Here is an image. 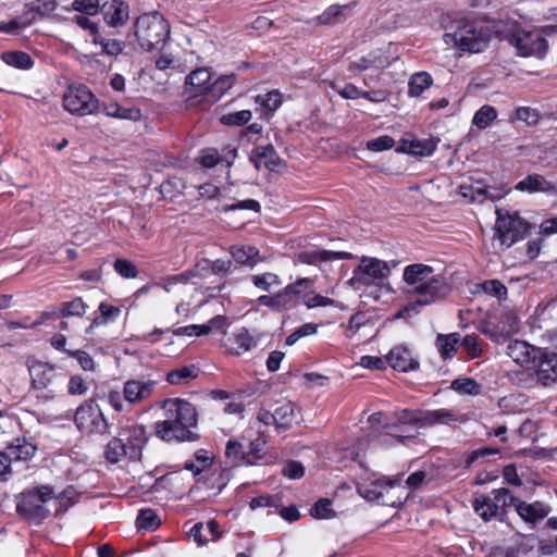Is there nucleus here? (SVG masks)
Listing matches in <instances>:
<instances>
[{
  "label": "nucleus",
  "mask_w": 557,
  "mask_h": 557,
  "mask_svg": "<svg viewBox=\"0 0 557 557\" xmlns=\"http://www.w3.org/2000/svg\"><path fill=\"white\" fill-rule=\"evenodd\" d=\"M405 292L416 299V304L428 306L444 299L450 293L446 278L423 263L409 264L404 269Z\"/></svg>",
  "instance_id": "1"
},
{
  "label": "nucleus",
  "mask_w": 557,
  "mask_h": 557,
  "mask_svg": "<svg viewBox=\"0 0 557 557\" xmlns=\"http://www.w3.org/2000/svg\"><path fill=\"white\" fill-rule=\"evenodd\" d=\"M197 410L185 399H173L165 403V419L156 423L157 435L163 441H193L191 428L197 425Z\"/></svg>",
  "instance_id": "2"
},
{
  "label": "nucleus",
  "mask_w": 557,
  "mask_h": 557,
  "mask_svg": "<svg viewBox=\"0 0 557 557\" xmlns=\"http://www.w3.org/2000/svg\"><path fill=\"white\" fill-rule=\"evenodd\" d=\"M146 441L147 432L143 425L127 424L107 444L104 457L110 463H117L125 457L139 460Z\"/></svg>",
  "instance_id": "3"
},
{
  "label": "nucleus",
  "mask_w": 557,
  "mask_h": 557,
  "mask_svg": "<svg viewBox=\"0 0 557 557\" xmlns=\"http://www.w3.org/2000/svg\"><path fill=\"white\" fill-rule=\"evenodd\" d=\"M133 33L139 48L150 52L163 47L170 37V27L166 20L154 11L138 16L133 24Z\"/></svg>",
  "instance_id": "4"
},
{
  "label": "nucleus",
  "mask_w": 557,
  "mask_h": 557,
  "mask_svg": "<svg viewBox=\"0 0 557 557\" xmlns=\"http://www.w3.org/2000/svg\"><path fill=\"white\" fill-rule=\"evenodd\" d=\"M53 495V490L48 485L27 488L16 496V510L26 518H44L48 513L45 505Z\"/></svg>",
  "instance_id": "5"
},
{
  "label": "nucleus",
  "mask_w": 557,
  "mask_h": 557,
  "mask_svg": "<svg viewBox=\"0 0 557 557\" xmlns=\"http://www.w3.org/2000/svg\"><path fill=\"white\" fill-rule=\"evenodd\" d=\"M389 272L387 262L372 257H362L347 284L355 289H360L362 286L373 285L387 278Z\"/></svg>",
  "instance_id": "6"
},
{
  "label": "nucleus",
  "mask_w": 557,
  "mask_h": 557,
  "mask_svg": "<svg viewBox=\"0 0 557 557\" xmlns=\"http://www.w3.org/2000/svg\"><path fill=\"white\" fill-rule=\"evenodd\" d=\"M511 44L522 57L543 58L548 50V42L541 29L518 30L512 35Z\"/></svg>",
  "instance_id": "7"
},
{
  "label": "nucleus",
  "mask_w": 557,
  "mask_h": 557,
  "mask_svg": "<svg viewBox=\"0 0 557 557\" xmlns=\"http://www.w3.org/2000/svg\"><path fill=\"white\" fill-rule=\"evenodd\" d=\"M400 481L401 476L384 481L376 473L364 470L358 476L357 492L369 502L380 500L388 488L399 484Z\"/></svg>",
  "instance_id": "8"
},
{
  "label": "nucleus",
  "mask_w": 557,
  "mask_h": 557,
  "mask_svg": "<svg viewBox=\"0 0 557 557\" xmlns=\"http://www.w3.org/2000/svg\"><path fill=\"white\" fill-rule=\"evenodd\" d=\"M496 233L503 245L510 247L529 233V224L517 215L499 216Z\"/></svg>",
  "instance_id": "9"
},
{
  "label": "nucleus",
  "mask_w": 557,
  "mask_h": 557,
  "mask_svg": "<svg viewBox=\"0 0 557 557\" xmlns=\"http://www.w3.org/2000/svg\"><path fill=\"white\" fill-rule=\"evenodd\" d=\"M55 9L57 2L54 0H37L22 16L9 23L0 24V32L15 33L27 27L37 15H49L54 12Z\"/></svg>",
  "instance_id": "10"
},
{
  "label": "nucleus",
  "mask_w": 557,
  "mask_h": 557,
  "mask_svg": "<svg viewBox=\"0 0 557 557\" xmlns=\"http://www.w3.org/2000/svg\"><path fill=\"white\" fill-rule=\"evenodd\" d=\"M74 420L83 434L102 432L107 428L102 412L97 405L87 403L77 408Z\"/></svg>",
  "instance_id": "11"
},
{
  "label": "nucleus",
  "mask_w": 557,
  "mask_h": 557,
  "mask_svg": "<svg viewBox=\"0 0 557 557\" xmlns=\"http://www.w3.org/2000/svg\"><path fill=\"white\" fill-rule=\"evenodd\" d=\"M454 40L460 50L471 53L482 51L487 45V36L471 23L459 27L454 34Z\"/></svg>",
  "instance_id": "12"
},
{
  "label": "nucleus",
  "mask_w": 557,
  "mask_h": 557,
  "mask_svg": "<svg viewBox=\"0 0 557 557\" xmlns=\"http://www.w3.org/2000/svg\"><path fill=\"white\" fill-rule=\"evenodd\" d=\"M506 354L517 364L529 367L535 364L543 351L524 341L515 339L507 345Z\"/></svg>",
  "instance_id": "13"
},
{
  "label": "nucleus",
  "mask_w": 557,
  "mask_h": 557,
  "mask_svg": "<svg viewBox=\"0 0 557 557\" xmlns=\"http://www.w3.org/2000/svg\"><path fill=\"white\" fill-rule=\"evenodd\" d=\"M516 189L523 193H542L546 196L557 197V182H550L541 174H529L517 183Z\"/></svg>",
  "instance_id": "14"
},
{
  "label": "nucleus",
  "mask_w": 557,
  "mask_h": 557,
  "mask_svg": "<svg viewBox=\"0 0 557 557\" xmlns=\"http://www.w3.org/2000/svg\"><path fill=\"white\" fill-rule=\"evenodd\" d=\"M100 10L106 24L110 27H121L129 18V5L122 0H108Z\"/></svg>",
  "instance_id": "15"
},
{
  "label": "nucleus",
  "mask_w": 557,
  "mask_h": 557,
  "mask_svg": "<svg viewBox=\"0 0 557 557\" xmlns=\"http://www.w3.org/2000/svg\"><path fill=\"white\" fill-rule=\"evenodd\" d=\"M154 385L151 380H128L124 383L123 397L129 405L143 403L152 395Z\"/></svg>",
  "instance_id": "16"
},
{
  "label": "nucleus",
  "mask_w": 557,
  "mask_h": 557,
  "mask_svg": "<svg viewBox=\"0 0 557 557\" xmlns=\"http://www.w3.org/2000/svg\"><path fill=\"white\" fill-rule=\"evenodd\" d=\"M97 109L98 101L86 86L72 89V114L84 116L95 113Z\"/></svg>",
  "instance_id": "17"
},
{
  "label": "nucleus",
  "mask_w": 557,
  "mask_h": 557,
  "mask_svg": "<svg viewBox=\"0 0 557 557\" xmlns=\"http://www.w3.org/2000/svg\"><path fill=\"white\" fill-rule=\"evenodd\" d=\"M258 339L247 329L242 327L223 341L226 351L239 356L256 347Z\"/></svg>",
  "instance_id": "18"
},
{
  "label": "nucleus",
  "mask_w": 557,
  "mask_h": 557,
  "mask_svg": "<svg viewBox=\"0 0 557 557\" xmlns=\"http://www.w3.org/2000/svg\"><path fill=\"white\" fill-rule=\"evenodd\" d=\"M537 361L535 373L539 384L544 387L552 386L557 382V355L543 352Z\"/></svg>",
  "instance_id": "19"
},
{
  "label": "nucleus",
  "mask_w": 557,
  "mask_h": 557,
  "mask_svg": "<svg viewBox=\"0 0 557 557\" xmlns=\"http://www.w3.org/2000/svg\"><path fill=\"white\" fill-rule=\"evenodd\" d=\"M249 159L257 170L269 171H274L281 161L272 145L257 146L252 149Z\"/></svg>",
  "instance_id": "20"
},
{
  "label": "nucleus",
  "mask_w": 557,
  "mask_h": 557,
  "mask_svg": "<svg viewBox=\"0 0 557 557\" xmlns=\"http://www.w3.org/2000/svg\"><path fill=\"white\" fill-rule=\"evenodd\" d=\"M352 255L346 251H331V250H309L298 253L297 260L306 264H320L323 262H331L335 260H348Z\"/></svg>",
  "instance_id": "21"
},
{
  "label": "nucleus",
  "mask_w": 557,
  "mask_h": 557,
  "mask_svg": "<svg viewBox=\"0 0 557 557\" xmlns=\"http://www.w3.org/2000/svg\"><path fill=\"white\" fill-rule=\"evenodd\" d=\"M388 364L398 371L407 372L416 370L419 362L412 357L411 351L405 346L393 348L386 356Z\"/></svg>",
  "instance_id": "22"
},
{
  "label": "nucleus",
  "mask_w": 557,
  "mask_h": 557,
  "mask_svg": "<svg viewBox=\"0 0 557 557\" xmlns=\"http://www.w3.org/2000/svg\"><path fill=\"white\" fill-rule=\"evenodd\" d=\"M32 384L35 388H45L55 375L54 368L46 362L30 359L27 362Z\"/></svg>",
  "instance_id": "23"
},
{
  "label": "nucleus",
  "mask_w": 557,
  "mask_h": 557,
  "mask_svg": "<svg viewBox=\"0 0 557 557\" xmlns=\"http://www.w3.org/2000/svg\"><path fill=\"white\" fill-rule=\"evenodd\" d=\"M211 73L208 69L200 67L190 72L185 79L186 89L194 96L207 95L210 89Z\"/></svg>",
  "instance_id": "24"
},
{
  "label": "nucleus",
  "mask_w": 557,
  "mask_h": 557,
  "mask_svg": "<svg viewBox=\"0 0 557 557\" xmlns=\"http://www.w3.org/2000/svg\"><path fill=\"white\" fill-rule=\"evenodd\" d=\"M359 332H362L364 336L376 334L372 317L367 312L360 311L352 314L346 325V336L348 338L355 337Z\"/></svg>",
  "instance_id": "25"
},
{
  "label": "nucleus",
  "mask_w": 557,
  "mask_h": 557,
  "mask_svg": "<svg viewBox=\"0 0 557 557\" xmlns=\"http://www.w3.org/2000/svg\"><path fill=\"white\" fill-rule=\"evenodd\" d=\"M410 421H420V425L450 424L459 421L455 413L448 409L428 410L420 414H411Z\"/></svg>",
  "instance_id": "26"
},
{
  "label": "nucleus",
  "mask_w": 557,
  "mask_h": 557,
  "mask_svg": "<svg viewBox=\"0 0 557 557\" xmlns=\"http://www.w3.org/2000/svg\"><path fill=\"white\" fill-rule=\"evenodd\" d=\"M391 64L388 58L385 55L383 50L376 49L371 51L359 60L355 61L350 65V70L362 72L371 69L380 70L385 69Z\"/></svg>",
  "instance_id": "27"
},
{
  "label": "nucleus",
  "mask_w": 557,
  "mask_h": 557,
  "mask_svg": "<svg viewBox=\"0 0 557 557\" xmlns=\"http://www.w3.org/2000/svg\"><path fill=\"white\" fill-rule=\"evenodd\" d=\"M354 3L344 5H330L322 14L317 16V23L320 25H332L345 21L351 15Z\"/></svg>",
  "instance_id": "28"
},
{
  "label": "nucleus",
  "mask_w": 557,
  "mask_h": 557,
  "mask_svg": "<svg viewBox=\"0 0 557 557\" xmlns=\"http://www.w3.org/2000/svg\"><path fill=\"white\" fill-rule=\"evenodd\" d=\"M516 510L527 522H536L545 518L549 512V508L542 503L528 504L520 499L516 503Z\"/></svg>",
  "instance_id": "29"
},
{
  "label": "nucleus",
  "mask_w": 557,
  "mask_h": 557,
  "mask_svg": "<svg viewBox=\"0 0 557 557\" xmlns=\"http://www.w3.org/2000/svg\"><path fill=\"white\" fill-rule=\"evenodd\" d=\"M4 450L12 462L13 460L30 459L35 455L37 447L26 438H15Z\"/></svg>",
  "instance_id": "30"
},
{
  "label": "nucleus",
  "mask_w": 557,
  "mask_h": 557,
  "mask_svg": "<svg viewBox=\"0 0 557 557\" xmlns=\"http://www.w3.org/2000/svg\"><path fill=\"white\" fill-rule=\"evenodd\" d=\"M309 283H311L310 280L300 278L294 284L287 285L283 290L276 293L274 295L276 301L275 309L282 310L290 307L295 302V299L298 297L297 286L308 285Z\"/></svg>",
  "instance_id": "31"
},
{
  "label": "nucleus",
  "mask_w": 557,
  "mask_h": 557,
  "mask_svg": "<svg viewBox=\"0 0 557 557\" xmlns=\"http://www.w3.org/2000/svg\"><path fill=\"white\" fill-rule=\"evenodd\" d=\"M403 150L418 157H429L436 150V143L432 139H405Z\"/></svg>",
  "instance_id": "32"
},
{
  "label": "nucleus",
  "mask_w": 557,
  "mask_h": 557,
  "mask_svg": "<svg viewBox=\"0 0 557 557\" xmlns=\"http://www.w3.org/2000/svg\"><path fill=\"white\" fill-rule=\"evenodd\" d=\"M473 509L485 521H490L499 515L497 504L491 496H476L473 500Z\"/></svg>",
  "instance_id": "33"
},
{
  "label": "nucleus",
  "mask_w": 557,
  "mask_h": 557,
  "mask_svg": "<svg viewBox=\"0 0 557 557\" xmlns=\"http://www.w3.org/2000/svg\"><path fill=\"white\" fill-rule=\"evenodd\" d=\"M100 315L92 319L89 326L86 329L87 334H91L94 329L101 324H107L119 318L121 314V308L113 306L108 302H101L99 305Z\"/></svg>",
  "instance_id": "34"
},
{
  "label": "nucleus",
  "mask_w": 557,
  "mask_h": 557,
  "mask_svg": "<svg viewBox=\"0 0 557 557\" xmlns=\"http://www.w3.org/2000/svg\"><path fill=\"white\" fill-rule=\"evenodd\" d=\"M199 374V369L194 366H184L177 369L171 370L166 374V381L172 385H184L189 381L196 379Z\"/></svg>",
  "instance_id": "35"
},
{
  "label": "nucleus",
  "mask_w": 557,
  "mask_h": 557,
  "mask_svg": "<svg viewBox=\"0 0 557 557\" xmlns=\"http://www.w3.org/2000/svg\"><path fill=\"white\" fill-rule=\"evenodd\" d=\"M230 157H221L216 149L214 148H206L200 151L199 154V163L205 168H213L220 162H226V165L230 166L233 160L236 157L235 150L228 152Z\"/></svg>",
  "instance_id": "36"
},
{
  "label": "nucleus",
  "mask_w": 557,
  "mask_h": 557,
  "mask_svg": "<svg viewBox=\"0 0 557 557\" xmlns=\"http://www.w3.org/2000/svg\"><path fill=\"white\" fill-rule=\"evenodd\" d=\"M213 462V455L205 449H200L195 453L194 459L185 463V469L194 472L198 475L209 469Z\"/></svg>",
  "instance_id": "37"
},
{
  "label": "nucleus",
  "mask_w": 557,
  "mask_h": 557,
  "mask_svg": "<svg viewBox=\"0 0 557 557\" xmlns=\"http://www.w3.org/2000/svg\"><path fill=\"white\" fill-rule=\"evenodd\" d=\"M274 426L277 430H286L292 426L295 420V406L292 403H286L274 411Z\"/></svg>",
  "instance_id": "38"
},
{
  "label": "nucleus",
  "mask_w": 557,
  "mask_h": 557,
  "mask_svg": "<svg viewBox=\"0 0 557 557\" xmlns=\"http://www.w3.org/2000/svg\"><path fill=\"white\" fill-rule=\"evenodd\" d=\"M433 84L431 75L426 72L414 73L408 83V94L410 97H419L425 89Z\"/></svg>",
  "instance_id": "39"
},
{
  "label": "nucleus",
  "mask_w": 557,
  "mask_h": 557,
  "mask_svg": "<svg viewBox=\"0 0 557 557\" xmlns=\"http://www.w3.org/2000/svg\"><path fill=\"white\" fill-rule=\"evenodd\" d=\"M496 324L499 329L502 342L519 332V320L511 312L503 313Z\"/></svg>",
  "instance_id": "40"
},
{
  "label": "nucleus",
  "mask_w": 557,
  "mask_h": 557,
  "mask_svg": "<svg viewBox=\"0 0 557 557\" xmlns=\"http://www.w3.org/2000/svg\"><path fill=\"white\" fill-rule=\"evenodd\" d=\"M458 344H459V334L458 333H451L448 335H438L436 338V346L438 348L441 356L444 359H449L456 354Z\"/></svg>",
  "instance_id": "41"
},
{
  "label": "nucleus",
  "mask_w": 557,
  "mask_h": 557,
  "mask_svg": "<svg viewBox=\"0 0 557 557\" xmlns=\"http://www.w3.org/2000/svg\"><path fill=\"white\" fill-rule=\"evenodd\" d=\"M92 42L95 45H98L101 47V52L103 54H107L109 57H117L123 53L125 49V42L120 39L115 38H104L98 35V37H95L92 39Z\"/></svg>",
  "instance_id": "42"
},
{
  "label": "nucleus",
  "mask_w": 557,
  "mask_h": 557,
  "mask_svg": "<svg viewBox=\"0 0 557 557\" xmlns=\"http://www.w3.org/2000/svg\"><path fill=\"white\" fill-rule=\"evenodd\" d=\"M225 455L233 466L251 462L249 455L244 450L243 445L237 441L227 442Z\"/></svg>",
  "instance_id": "43"
},
{
  "label": "nucleus",
  "mask_w": 557,
  "mask_h": 557,
  "mask_svg": "<svg viewBox=\"0 0 557 557\" xmlns=\"http://www.w3.org/2000/svg\"><path fill=\"white\" fill-rule=\"evenodd\" d=\"M1 59L8 65L20 70H28L34 64L29 54L23 51L4 52L2 53Z\"/></svg>",
  "instance_id": "44"
},
{
  "label": "nucleus",
  "mask_w": 557,
  "mask_h": 557,
  "mask_svg": "<svg viewBox=\"0 0 557 557\" xmlns=\"http://www.w3.org/2000/svg\"><path fill=\"white\" fill-rule=\"evenodd\" d=\"M236 77L234 74L223 75L210 85L208 96L211 100L220 99L227 90L235 84Z\"/></svg>",
  "instance_id": "45"
},
{
  "label": "nucleus",
  "mask_w": 557,
  "mask_h": 557,
  "mask_svg": "<svg viewBox=\"0 0 557 557\" xmlns=\"http://www.w3.org/2000/svg\"><path fill=\"white\" fill-rule=\"evenodd\" d=\"M496 117L497 112L492 106H483L475 112L472 123L480 129H484L490 126Z\"/></svg>",
  "instance_id": "46"
},
{
  "label": "nucleus",
  "mask_w": 557,
  "mask_h": 557,
  "mask_svg": "<svg viewBox=\"0 0 557 557\" xmlns=\"http://www.w3.org/2000/svg\"><path fill=\"white\" fill-rule=\"evenodd\" d=\"M251 282L256 287L265 292H270L272 287L278 286L281 284L278 276L270 272L252 275Z\"/></svg>",
  "instance_id": "47"
},
{
  "label": "nucleus",
  "mask_w": 557,
  "mask_h": 557,
  "mask_svg": "<svg viewBox=\"0 0 557 557\" xmlns=\"http://www.w3.org/2000/svg\"><path fill=\"white\" fill-rule=\"evenodd\" d=\"M251 112L249 110H242L234 113L224 114L220 117L223 125L242 126L251 120Z\"/></svg>",
  "instance_id": "48"
},
{
  "label": "nucleus",
  "mask_w": 557,
  "mask_h": 557,
  "mask_svg": "<svg viewBox=\"0 0 557 557\" xmlns=\"http://www.w3.org/2000/svg\"><path fill=\"white\" fill-rule=\"evenodd\" d=\"M138 529L154 530L159 527L160 520L151 509L141 510L136 519Z\"/></svg>",
  "instance_id": "49"
},
{
  "label": "nucleus",
  "mask_w": 557,
  "mask_h": 557,
  "mask_svg": "<svg viewBox=\"0 0 557 557\" xmlns=\"http://www.w3.org/2000/svg\"><path fill=\"white\" fill-rule=\"evenodd\" d=\"M107 115L112 117L137 120L140 115L139 110L134 108H122L119 104H110L106 108Z\"/></svg>",
  "instance_id": "50"
},
{
  "label": "nucleus",
  "mask_w": 557,
  "mask_h": 557,
  "mask_svg": "<svg viewBox=\"0 0 557 557\" xmlns=\"http://www.w3.org/2000/svg\"><path fill=\"white\" fill-rule=\"evenodd\" d=\"M481 290L490 296H494L497 299H504L507 296V287L498 280L485 281L479 286Z\"/></svg>",
  "instance_id": "51"
},
{
  "label": "nucleus",
  "mask_w": 557,
  "mask_h": 557,
  "mask_svg": "<svg viewBox=\"0 0 557 557\" xmlns=\"http://www.w3.org/2000/svg\"><path fill=\"white\" fill-rule=\"evenodd\" d=\"M231 255L238 263L246 264L258 256V250L252 246H233Z\"/></svg>",
  "instance_id": "52"
},
{
  "label": "nucleus",
  "mask_w": 557,
  "mask_h": 557,
  "mask_svg": "<svg viewBox=\"0 0 557 557\" xmlns=\"http://www.w3.org/2000/svg\"><path fill=\"white\" fill-rule=\"evenodd\" d=\"M492 497L497 504L498 509H505L506 507L513 505L516 507L517 500L519 498L511 495L508 488L502 487L492 491Z\"/></svg>",
  "instance_id": "53"
},
{
  "label": "nucleus",
  "mask_w": 557,
  "mask_h": 557,
  "mask_svg": "<svg viewBox=\"0 0 557 557\" xmlns=\"http://www.w3.org/2000/svg\"><path fill=\"white\" fill-rule=\"evenodd\" d=\"M72 9L77 11V14L95 16L101 8L99 0H75L72 2Z\"/></svg>",
  "instance_id": "54"
},
{
  "label": "nucleus",
  "mask_w": 557,
  "mask_h": 557,
  "mask_svg": "<svg viewBox=\"0 0 557 557\" xmlns=\"http://www.w3.org/2000/svg\"><path fill=\"white\" fill-rule=\"evenodd\" d=\"M256 102L270 111H275L282 103L281 94L277 90H272L264 96L259 95L256 97Z\"/></svg>",
  "instance_id": "55"
},
{
  "label": "nucleus",
  "mask_w": 557,
  "mask_h": 557,
  "mask_svg": "<svg viewBox=\"0 0 557 557\" xmlns=\"http://www.w3.org/2000/svg\"><path fill=\"white\" fill-rule=\"evenodd\" d=\"M113 267L125 278H135L138 275L136 265L127 259H116Z\"/></svg>",
  "instance_id": "56"
},
{
  "label": "nucleus",
  "mask_w": 557,
  "mask_h": 557,
  "mask_svg": "<svg viewBox=\"0 0 557 557\" xmlns=\"http://www.w3.org/2000/svg\"><path fill=\"white\" fill-rule=\"evenodd\" d=\"M73 21L84 30H87L92 39L99 35V25L91 20V16L86 14H76Z\"/></svg>",
  "instance_id": "57"
},
{
  "label": "nucleus",
  "mask_w": 557,
  "mask_h": 557,
  "mask_svg": "<svg viewBox=\"0 0 557 557\" xmlns=\"http://www.w3.org/2000/svg\"><path fill=\"white\" fill-rule=\"evenodd\" d=\"M451 387L460 393L476 395L479 393L480 386L472 379H457L453 381Z\"/></svg>",
  "instance_id": "58"
},
{
  "label": "nucleus",
  "mask_w": 557,
  "mask_h": 557,
  "mask_svg": "<svg viewBox=\"0 0 557 557\" xmlns=\"http://www.w3.org/2000/svg\"><path fill=\"white\" fill-rule=\"evenodd\" d=\"M395 145L393 137L383 135L367 141V148L371 151L381 152L392 149Z\"/></svg>",
  "instance_id": "59"
},
{
  "label": "nucleus",
  "mask_w": 557,
  "mask_h": 557,
  "mask_svg": "<svg viewBox=\"0 0 557 557\" xmlns=\"http://www.w3.org/2000/svg\"><path fill=\"white\" fill-rule=\"evenodd\" d=\"M329 499H320L311 509V516L317 519H329L334 517V511L331 508Z\"/></svg>",
  "instance_id": "60"
},
{
  "label": "nucleus",
  "mask_w": 557,
  "mask_h": 557,
  "mask_svg": "<svg viewBox=\"0 0 557 557\" xmlns=\"http://www.w3.org/2000/svg\"><path fill=\"white\" fill-rule=\"evenodd\" d=\"M317 333V325L313 323H306L300 327L296 329L292 334H289L286 338V345L292 346L301 337L312 335Z\"/></svg>",
  "instance_id": "61"
},
{
  "label": "nucleus",
  "mask_w": 557,
  "mask_h": 557,
  "mask_svg": "<svg viewBox=\"0 0 557 557\" xmlns=\"http://www.w3.org/2000/svg\"><path fill=\"white\" fill-rule=\"evenodd\" d=\"M515 120L527 123L528 125L536 124L539 121V114L534 109L529 107H519L515 111Z\"/></svg>",
  "instance_id": "62"
},
{
  "label": "nucleus",
  "mask_w": 557,
  "mask_h": 557,
  "mask_svg": "<svg viewBox=\"0 0 557 557\" xmlns=\"http://www.w3.org/2000/svg\"><path fill=\"white\" fill-rule=\"evenodd\" d=\"M72 358H75L77 363L81 366V368L86 372H94L96 369V363L92 359V357L84 351V350H76L72 351Z\"/></svg>",
  "instance_id": "63"
},
{
  "label": "nucleus",
  "mask_w": 557,
  "mask_h": 557,
  "mask_svg": "<svg viewBox=\"0 0 557 557\" xmlns=\"http://www.w3.org/2000/svg\"><path fill=\"white\" fill-rule=\"evenodd\" d=\"M461 346L467 350L472 359L480 357L482 354V348L478 343V337L474 335H466L461 342Z\"/></svg>",
  "instance_id": "64"
}]
</instances>
